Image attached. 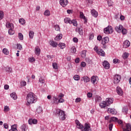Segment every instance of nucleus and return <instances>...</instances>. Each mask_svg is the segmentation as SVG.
<instances>
[{
  "label": "nucleus",
  "mask_w": 131,
  "mask_h": 131,
  "mask_svg": "<svg viewBox=\"0 0 131 131\" xmlns=\"http://www.w3.org/2000/svg\"><path fill=\"white\" fill-rule=\"evenodd\" d=\"M18 38L20 40H23L24 37H23V34H22V33H18Z\"/></svg>",
  "instance_id": "nucleus-44"
},
{
  "label": "nucleus",
  "mask_w": 131,
  "mask_h": 131,
  "mask_svg": "<svg viewBox=\"0 0 131 131\" xmlns=\"http://www.w3.org/2000/svg\"><path fill=\"white\" fill-rule=\"evenodd\" d=\"M81 101V99L80 98H77L75 100L76 103H79Z\"/></svg>",
  "instance_id": "nucleus-56"
},
{
  "label": "nucleus",
  "mask_w": 131,
  "mask_h": 131,
  "mask_svg": "<svg viewBox=\"0 0 131 131\" xmlns=\"http://www.w3.org/2000/svg\"><path fill=\"white\" fill-rule=\"evenodd\" d=\"M54 28L55 30H56V31H59L60 30V27L58 25L55 26Z\"/></svg>",
  "instance_id": "nucleus-49"
},
{
  "label": "nucleus",
  "mask_w": 131,
  "mask_h": 131,
  "mask_svg": "<svg viewBox=\"0 0 131 131\" xmlns=\"http://www.w3.org/2000/svg\"><path fill=\"white\" fill-rule=\"evenodd\" d=\"M50 10H46L44 12L45 16H47V17L50 16Z\"/></svg>",
  "instance_id": "nucleus-40"
},
{
  "label": "nucleus",
  "mask_w": 131,
  "mask_h": 131,
  "mask_svg": "<svg viewBox=\"0 0 131 131\" xmlns=\"http://www.w3.org/2000/svg\"><path fill=\"white\" fill-rule=\"evenodd\" d=\"M117 93L119 96H122L123 95L122 89L119 86L117 87Z\"/></svg>",
  "instance_id": "nucleus-13"
},
{
  "label": "nucleus",
  "mask_w": 131,
  "mask_h": 131,
  "mask_svg": "<svg viewBox=\"0 0 131 131\" xmlns=\"http://www.w3.org/2000/svg\"><path fill=\"white\" fill-rule=\"evenodd\" d=\"M29 124H36L37 123V120L35 119H30L28 120Z\"/></svg>",
  "instance_id": "nucleus-11"
},
{
  "label": "nucleus",
  "mask_w": 131,
  "mask_h": 131,
  "mask_svg": "<svg viewBox=\"0 0 131 131\" xmlns=\"http://www.w3.org/2000/svg\"><path fill=\"white\" fill-rule=\"evenodd\" d=\"M3 53L5 55H9V50L7 48H4L3 50Z\"/></svg>",
  "instance_id": "nucleus-33"
},
{
  "label": "nucleus",
  "mask_w": 131,
  "mask_h": 131,
  "mask_svg": "<svg viewBox=\"0 0 131 131\" xmlns=\"http://www.w3.org/2000/svg\"><path fill=\"white\" fill-rule=\"evenodd\" d=\"M128 111V108H126V107H124L122 109V112H124V113L126 114L127 113V111Z\"/></svg>",
  "instance_id": "nucleus-50"
},
{
  "label": "nucleus",
  "mask_w": 131,
  "mask_h": 131,
  "mask_svg": "<svg viewBox=\"0 0 131 131\" xmlns=\"http://www.w3.org/2000/svg\"><path fill=\"white\" fill-rule=\"evenodd\" d=\"M81 56L82 58H85L86 56V51L85 50L83 51L81 54Z\"/></svg>",
  "instance_id": "nucleus-34"
},
{
  "label": "nucleus",
  "mask_w": 131,
  "mask_h": 131,
  "mask_svg": "<svg viewBox=\"0 0 131 131\" xmlns=\"http://www.w3.org/2000/svg\"><path fill=\"white\" fill-rule=\"evenodd\" d=\"M87 97H88V98H92V97H93V94H92V93H88L87 94Z\"/></svg>",
  "instance_id": "nucleus-57"
},
{
  "label": "nucleus",
  "mask_w": 131,
  "mask_h": 131,
  "mask_svg": "<svg viewBox=\"0 0 131 131\" xmlns=\"http://www.w3.org/2000/svg\"><path fill=\"white\" fill-rule=\"evenodd\" d=\"M29 36L30 38H33V36H34V32L33 31H30L29 32Z\"/></svg>",
  "instance_id": "nucleus-27"
},
{
  "label": "nucleus",
  "mask_w": 131,
  "mask_h": 131,
  "mask_svg": "<svg viewBox=\"0 0 131 131\" xmlns=\"http://www.w3.org/2000/svg\"><path fill=\"white\" fill-rule=\"evenodd\" d=\"M102 101V98L100 96H96L95 98V102H100Z\"/></svg>",
  "instance_id": "nucleus-31"
},
{
  "label": "nucleus",
  "mask_w": 131,
  "mask_h": 131,
  "mask_svg": "<svg viewBox=\"0 0 131 131\" xmlns=\"http://www.w3.org/2000/svg\"><path fill=\"white\" fill-rule=\"evenodd\" d=\"M112 127H113V124H110L109 125V129H110V130H112Z\"/></svg>",
  "instance_id": "nucleus-64"
},
{
  "label": "nucleus",
  "mask_w": 131,
  "mask_h": 131,
  "mask_svg": "<svg viewBox=\"0 0 131 131\" xmlns=\"http://www.w3.org/2000/svg\"><path fill=\"white\" fill-rule=\"evenodd\" d=\"M120 79H121V76L119 75H115L114 77V83L115 84H117V83H119V81H120Z\"/></svg>",
  "instance_id": "nucleus-6"
},
{
  "label": "nucleus",
  "mask_w": 131,
  "mask_h": 131,
  "mask_svg": "<svg viewBox=\"0 0 131 131\" xmlns=\"http://www.w3.org/2000/svg\"><path fill=\"white\" fill-rule=\"evenodd\" d=\"M71 51L73 54L76 53V49H75V47H72Z\"/></svg>",
  "instance_id": "nucleus-46"
},
{
  "label": "nucleus",
  "mask_w": 131,
  "mask_h": 131,
  "mask_svg": "<svg viewBox=\"0 0 131 131\" xmlns=\"http://www.w3.org/2000/svg\"><path fill=\"white\" fill-rule=\"evenodd\" d=\"M70 24H73L74 26H77V21L75 19H73L70 21Z\"/></svg>",
  "instance_id": "nucleus-26"
},
{
  "label": "nucleus",
  "mask_w": 131,
  "mask_h": 131,
  "mask_svg": "<svg viewBox=\"0 0 131 131\" xmlns=\"http://www.w3.org/2000/svg\"><path fill=\"white\" fill-rule=\"evenodd\" d=\"M80 18H81V19H84V20H85V22H86V18H85V16H84L83 12H80Z\"/></svg>",
  "instance_id": "nucleus-28"
},
{
  "label": "nucleus",
  "mask_w": 131,
  "mask_h": 131,
  "mask_svg": "<svg viewBox=\"0 0 131 131\" xmlns=\"http://www.w3.org/2000/svg\"><path fill=\"white\" fill-rule=\"evenodd\" d=\"M81 66L82 67H85V66H86V64L84 62H82L81 63Z\"/></svg>",
  "instance_id": "nucleus-61"
},
{
  "label": "nucleus",
  "mask_w": 131,
  "mask_h": 131,
  "mask_svg": "<svg viewBox=\"0 0 131 131\" xmlns=\"http://www.w3.org/2000/svg\"><path fill=\"white\" fill-rule=\"evenodd\" d=\"M129 56V54H128V53L127 52H125L123 55V58L125 60V59H127V58H128V56Z\"/></svg>",
  "instance_id": "nucleus-30"
},
{
  "label": "nucleus",
  "mask_w": 131,
  "mask_h": 131,
  "mask_svg": "<svg viewBox=\"0 0 131 131\" xmlns=\"http://www.w3.org/2000/svg\"><path fill=\"white\" fill-rule=\"evenodd\" d=\"M104 32L105 34H111L113 33V28L112 26H108L104 29Z\"/></svg>",
  "instance_id": "nucleus-5"
},
{
  "label": "nucleus",
  "mask_w": 131,
  "mask_h": 131,
  "mask_svg": "<svg viewBox=\"0 0 131 131\" xmlns=\"http://www.w3.org/2000/svg\"><path fill=\"white\" fill-rule=\"evenodd\" d=\"M63 97H64V94L62 93H60L58 96V98H59V99H61V98H63Z\"/></svg>",
  "instance_id": "nucleus-58"
},
{
  "label": "nucleus",
  "mask_w": 131,
  "mask_h": 131,
  "mask_svg": "<svg viewBox=\"0 0 131 131\" xmlns=\"http://www.w3.org/2000/svg\"><path fill=\"white\" fill-rule=\"evenodd\" d=\"M121 31L122 34H126L127 33V30L125 28H123V27Z\"/></svg>",
  "instance_id": "nucleus-41"
},
{
  "label": "nucleus",
  "mask_w": 131,
  "mask_h": 131,
  "mask_svg": "<svg viewBox=\"0 0 131 131\" xmlns=\"http://www.w3.org/2000/svg\"><path fill=\"white\" fill-rule=\"evenodd\" d=\"M58 47L61 49V50H63V49H64L65 48V43H59L58 44Z\"/></svg>",
  "instance_id": "nucleus-35"
},
{
  "label": "nucleus",
  "mask_w": 131,
  "mask_h": 131,
  "mask_svg": "<svg viewBox=\"0 0 131 131\" xmlns=\"http://www.w3.org/2000/svg\"><path fill=\"white\" fill-rule=\"evenodd\" d=\"M53 68L54 69H58V67L57 66V63H53L52 64Z\"/></svg>",
  "instance_id": "nucleus-54"
},
{
  "label": "nucleus",
  "mask_w": 131,
  "mask_h": 131,
  "mask_svg": "<svg viewBox=\"0 0 131 131\" xmlns=\"http://www.w3.org/2000/svg\"><path fill=\"white\" fill-rule=\"evenodd\" d=\"M122 28H123V26H122V25H119V27H115V30L118 33H120V32H121V30H122Z\"/></svg>",
  "instance_id": "nucleus-14"
},
{
  "label": "nucleus",
  "mask_w": 131,
  "mask_h": 131,
  "mask_svg": "<svg viewBox=\"0 0 131 131\" xmlns=\"http://www.w3.org/2000/svg\"><path fill=\"white\" fill-rule=\"evenodd\" d=\"M74 80L78 81L80 79V77L78 75H75L74 76Z\"/></svg>",
  "instance_id": "nucleus-36"
},
{
  "label": "nucleus",
  "mask_w": 131,
  "mask_h": 131,
  "mask_svg": "<svg viewBox=\"0 0 131 131\" xmlns=\"http://www.w3.org/2000/svg\"><path fill=\"white\" fill-rule=\"evenodd\" d=\"M29 62H34V61H35V58H34V57H31L29 59Z\"/></svg>",
  "instance_id": "nucleus-53"
},
{
  "label": "nucleus",
  "mask_w": 131,
  "mask_h": 131,
  "mask_svg": "<svg viewBox=\"0 0 131 131\" xmlns=\"http://www.w3.org/2000/svg\"><path fill=\"white\" fill-rule=\"evenodd\" d=\"M10 88V86L8 84H6L4 85V89L5 90H9V88Z\"/></svg>",
  "instance_id": "nucleus-62"
},
{
  "label": "nucleus",
  "mask_w": 131,
  "mask_h": 131,
  "mask_svg": "<svg viewBox=\"0 0 131 131\" xmlns=\"http://www.w3.org/2000/svg\"><path fill=\"white\" fill-rule=\"evenodd\" d=\"M17 48L18 50L21 51V50H22V45H21L20 44H17Z\"/></svg>",
  "instance_id": "nucleus-52"
},
{
  "label": "nucleus",
  "mask_w": 131,
  "mask_h": 131,
  "mask_svg": "<svg viewBox=\"0 0 131 131\" xmlns=\"http://www.w3.org/2000/svg\"><path fill=\"white\" fill-rule=\"evenodd\" d=\"M129 46H130V42H129V41L127 40H126L123 43V48H124L125 49H126V48H128Z\"/></svg>",
  "instance_id": "nucleus-10"
},
{
  "label": "nucleus",
  "mask_w": 131,
  "mask_h": 131,
  "mask_svg": "<svg viewBox=\"0 0 131 131\" xmlns=\"http://www.w3.org/2000/svg\"><path fill=\"white\" fill-rule=\"evenodd\" d=\"M59 3L62 7H66L68 5V0H60Z\"/></svg>",
  "instance_id": "nucleus-8"
},
{
  "label": "nucleus",
  "mask_w": 131,
  "mask_h": 131,
  "mask_svg": "<svg viewBox=\"0 0 131 131\" xmlns=\"http://www.w3.org/2000/svg\"><path fill=\"white\" fill-rule=\"evenodd\" d=\"M114 99L113 98H106L105 101H103L101 103L99 104V106L100 108H105L107 106H110L113 103Z\"/></svg>",
  "instance_id": "nucleus-3"
},
{
  "label": "nucleus",
  "mask_w": 131,
  "mask_h": 131,
  "mask_svg": "<svg viewBox=\"0 0 131 131\" xmlns=\"http://www.w3.org/2000/svg\"><path fill=\"white\" fill-rule=\"evenodd\" d=\"M10 96L12 98L13 100H17V95L16 93L13 92L10 94Z\"/></svg>",
  "instance_id": "nucleus-25"
},
{
  "label": "nucleus",
  "mask_w": 131,
  "mask_h": 131,
  "mask_svg": "<svg viewBox=\"0 0 131 131\" xmlns=\"http://www.w3.org/2000/svg\"><path fill=\"white\" fill-rule=\"evenodd\" d=\"M107 113H110L111 114H116L117 113V112L115 109L114 108H108L107 109Z\"/></svg>",
  "instance_id": "nucleus-12"
},
{
  "label": "nucleus",
  "mask_w": 131,
  "mask_h": 131,
  "mask_svg": "<svg viewBox=\"0 0 131 131\" xmlns=\"http://www.w3.org/2000/svg\"><path fill=\"white\" fill-rule=\"evenodd\" d=\"M13 29H9L8 30V33L10 35H13V34H14V33H15V31H14V30H13Z\"/></svg>",
  "instance_id": "nucleus-38"
},
{
  "label": "nucleus",
  "mask_w": 131,
  "mask_h": 131,
  "mask_svg": "<svg viewBox=\"0 0 131 131\" xmlns=\"http://www.w3.org/2000/svg\"><path fill=\"white\" fill-rule=\"evenodd\" d=\"M6 25L7 28H9L10 29H14V25H13V24L7 23Z\"/></svg>",
  "instance_id": "nucleus-20"
},
{
  "label": "nucleus",
  "mask_w": 131,
  "mask_h": 131,
  "mask_svg": "<svg viewBox=\"0 0 131 131\" xmlns=\"http://www.w3.org/2000/svg\"><path fill=\"white\" fill-rule=\"evenodd\" d=\"M109 42V37H105L102 39L101 43L104 46V45H106V43H108Z\"/></svg>",
  "instance_id": "nucleus-7"
},
{
  "label": "nucleus",
  "mask_w": 131,
  "mask_h": 131,
  "mask_svg": "<svg viewBox=\"0 0 131 131\" xmlns=\"http://www.w3.org/2000/svg\"><path fill=\"white\" fill-rule=\"evenodd\" d=\"M27 103H26L27 106H29L31 104H33L37 101V98L34 94L32 92H30L27 95Z\"/></svg>",
  "instance_id": "nucleus-2"
},
{
  "label": "nucleus",
  "mask_w": 131,
  "mask_h": 131,
  "mask_svg": "<svg viewBox=\"0 0 131 131\" xmlns=\"http://www.w3.org/2000/svg\"><path fill=\"white\" fill-rule=\"evenodd\" d=\"M90 77L88 76H84L82 77L81 80H83L85 82H89L90 81Z\"/></svg>",
  "instance_id": "nucleus-23"
},
{
  "label": "nucleus",
  "mask_w": 131,
  "mask_h": 131,
  "mask_svg": "<svg viewBox=\"0 0 131 131\" xmlns=\"http://www.w3.org/2000/svg\"><path fill=\"white\" fill-rule=\"evenodd\" d=\"M126 129H128V131H131V125L130 124L128 123V124H126Z\"/></svg>",
  "instance_id": "nucleus-42"
},
{
  "label": "nucleus",
  "mask_w": 131,
  "mask_h": 131,
  "mask_svg": "<svg viewBox=\"0 0 131 131\" xmlns=\"http://www.w3.org/2000/svg\"><path fill=\"white\" fill-rule=\"evenodd\" d=\"M103 66L105 69H109L110 68V64L106 60L103 62Z\"/></svg>",
  "instance_id": "nucleus-9"
},
{
  "label": "nucleus",
  "mask_w": 131,
  "mask_h": 131,
  "mask_svg": "<svg viewBox=\"0 0 131 131\" xmlns=\"http://www.w3.org/2000/svg\"><path fill=\"white\" fill-rule=\"evenodd\" d=\"M6 70L7 71V72H12V68H10V67H7L6 68Z\"/></svg>",
  "instance_id": "nucleus-51"
},
{
  "label": "nucleus",
  "mask_w": 131,
  "mask_h": 131,
  "mask_svg": "<svg viewBox=\"0 0 131 131\" xmlns=\"http://www.w3.org/2000/svg\"><path fill=\"white\" fill-rule=\"evenodd\" d=\"M49 43L53 48H56L58 46V43L54 41H50Z\"/></svg>",
  "instance_id": "nucleus-17"
},
{
  "label": "nucleus",
  "mask_w": 131,
  "mask_h": 131,
  "mask_svg": "<svg viewBox=\"0 0 131 131\" xmlns=\"http://www.w3.org/2000/svg\"><path fill=\"white\" fill-rule=\"evenodd\" d=\"M64 23H66V24L69 23V24H70V22H71V20L70 19V18L66 17L64 18Z\"/></svg>",
  "instance_id": "nucleus-32"
},
{
  "label": "nucleus",
  "mask_w": 131,
  "mask_h": 131,
  "mask_svg": "<svg viewBox=\"0 0 131 131\" xmlns=\"http://www.w3.org/2000/svg\"><path fill=\"white\" fill-rule=\"evenodd\" d=\"M26 128V125H21V129L22 130H24V131H25V129Z\"/></svg>",
  "instance_id": "nucleus-55"
},
{
  "label": "nucleus",
  "mask_w": 131,
  "mask_h": 131,
  "mask_svg": "<svg viewBox=\"0 0 131 131\" xmlns=\"http://www.w3.org/2000/svg\"><path fill=\"white\" fill-rule=\"evenodd\" d=\"M59 100L58 99V98H57V97L56 96H54L53 97V102H52V104H58L59 103Z\"/></svg>",
  "instance_id": "nucleus-22"
},
{
  "label": "nucleus",
  "mask_w": 131,
  "mask_h": 131,
  "mask_svg": "<svg viewBox=\"0 0 131 131\" xmlns=\"http://www.w3.org/2000/svg\"><path fill=\"white\" fill-rule=\"evenodd\" d=\"M97 54L98 55H100V56H102V57H104L105 56V52H104V50L102 49H99V50H97Z\"/></svg>",
  "instance_id": "nucleus-18"
},
{
  "label": "nucleus",
  "mask_w": 131,
  "mask_h": 131,
  "mask_svg": "<svg viewBox=\"0 0 131 131\" xmlns=\"http://www.w3.org/2000/svg\"><path fill=\"white\" fill-rule=\"evenodd\" d=\"M35 54H36V55H37L38 56V55L40 54V49L38 47H36L35 48Z\"/></svg>",
  "instance_id": "nucleus-19"
},
{
  "label": "nucleus",
  "mask_w": 131,
  "mask_h": 131,
  "mask_svg": "<svg viewBox=\"0 0 131 131\" xmlns=\"http://www.w3.org/2000/svg\"><path fill=\"white\" fill-rule=\"evenodd\" d=\"M113 121L114 122H117L118 121V118L115 117H113L111 118V119L109 121L110 123H111V122Z\"/></svg>",
  "instance_id": "nucleus-21"
},
{
  "label": "nucleus",
  "mask_w": 131,
  "mask_h": 131,
  "mask_svg": "<svg viewBox=\"0 0 131 131\" xmlns=\"http://www.w3.org/2000/svg\"><path fill=\"white\" fill-rule=\"evenodd\" d=\"M19 23H20L21 25H24L26 23L25 19H24V18H20L19 19Z\"/></svg>",
  "instance_id": "nucleus-37"
},
{
  "label": "nucleus",
  "mask_w": 131,
  "mask_h": 131,
  "mask_svg": "<svg viewBox=\"0 0 131 131\" xmlns=\"http://www.w3.org/2000/svg\"><path fill=\"white\" fill-rule=\"evenodd\" d=\"M78 32L80 35H82V34H83V32L82 31V29H81V28H78Z\"/></svg>",
  "instance_id": "nucleus-45"
},
{
  "label": "nucleus",
  "mask_w": 131,
  "mask_h": 131,
  "mask_svg": "<svg viewBox=\"0 0 131 131\" xmlns=\"http://www.w3.org/2000/svg\"><path fill=\"white\" fill-rule=\"evenodd\" d=\"M39 82L40 83H45V79L41 77H40L39 79Z\"/></svg>",
  "instance_id": "nucleus-48"
},
{
  "label": "nucleus",
  "mask_w": 131,
  "mask_h": 131,
  "mask_svg": "<svg viewBox=\"0 0 131 131\" xmlns=\"http://www.w3.org/2000/svg\"><path fill=\"white\" fill-rule=\"evenodd\" d=\"M102 36L101 35H99L97 36V40H99V41L102 40Z\"/></svg>",
  "instance_id": "nucleus-60"
},
{
  "label": "nucleus",
  "mask_w": 131,
  "mask_h": 131,
  "mask_svg": "<svg viewBox=\"0 0 131 131\" xmlns=\"http://www.w3.org/2000/svg\"><path fill=\"white\" fill-rule=\"evenodd\" d=\"M73 40L74 42H78V39L76 37L73 38Z\"/></svg>",
  "instance_id": "nucleus-59"
},
{
  "label": "nucleus",
  "mask_w": 131,
  "mask_h": 131,
  "mask_svg": "<svg viewBox=\"0 0 131 131\" xmlns=\"http://www.w3.org/2000/svg\"><path fill=\"white\" fill-rule=\"evenodd\" d=\"M63 37V35L62 34H59L55 38V40H59V39H62Z\"/></svg>",
  "instance_id": "nucleus-29"
},
{
  "label": "nucleus",
  "mask_w": 131,
  "mask_h": 131,
  "mask_svg": "<svg viewBox=\"0 0 131 131\" xmlns=\"http://www.w3.org/2000/svg\"><path fill=\"white\" fill-rule=\"evenodd\" d=\"M91 13L93 17H98V12H97L95 9L91 10Z\"/></svg>",
  "instance_id": "nucleus-16"
},
{
  "label": "nucleus",
  "mask_w": 131,
  "mask_h": 131,
  "mask_svg": "<svg viewBox=\"0 0 131 131\" xmlns=\"http://www.w3.org/2000/svg\"><path fill=\"white\" fill-rule=\"evenodd\" d=\"M64 102V99L62 98H59L58 100V103H63Z\"/></svg>",
  "instance_id": "nucleus-63"
},
{
  "label": "nucleus",
  "mask_w": 131,
  "mask_h": 131,
  "mask_svg": "<svg viewBox=\"0 0 131 131\" xmlns=\"http://www.w3.org/2000/svg\"><path fill=\"white\" fill-rule=\"evenodd\" d=\"M75 123L77 128L81 129L82 131H92V129H91V125H90V123H85L84 128L83 125H82V124H81V123H80L79 121L78 120H75Z\"/></svg>",
  "instance_id": "nucleus-1"
},
{
  "label": "nucleus",
  "mask_w": 131,
  "mask_h": 131,
  "mask_svg": "<svg viewBox=\"0 0 131 131\" xmlns=\"http://www.w3.org/2000/svg\"><path fill=\"white\" fill-rule=\"evenodd\" d=\"M9 131H18V129H17V125H13L11 126V128L9 129Z\"/></svg>",
  "instance_id": "nucleus-24"
},
{
  "label": "nucleus",
  "mask_w": 131,
  "mask_h": 131,
  "mask_svg": "<svg viewBox=\"0 0 131 131\" xmlns=\"http://www.w3.org/2000/svg\"><path fill=\"white\" fill-rule=\"evenodd\" d=\"M97 79H98V77H97V76H93L91 77V82H92V83H97Z\"/></svg>",
  "instance_id": "nucleus-15"
},
{
  "label": "nucleus",
  "mask_w": 131,
  "mask_h": 131,
  "mask_svg": "<svg viewBox=\"0 0 131 131\" xmlns=\"http://www.w3.org/2000/svg\"><path fill=\"white\" fill-rule=\"evenodd\" d=\"M4 16H5V14L3 11L0 10V20H3V19H4Z\"/></svg>",
  "instance_id": "nucleus-39"
},
{
  "label": "nucleus",
  "mask_w": 131,
  "mask_h": 131,
  "mask_svg": "<svg viewBox=\"0 0 131 131\" xmlns=\"http://www.w3.org/2000/svg\"><path fill=\"white\" fill-rule=\"evenodd\" d=\"M55 115L57 117H59V119H61V120H65L66 118L65 117V113L64 111L60 109H57L56 110Z\"/></svg>",
  "instance_id": "nucleus-4"
},
{
  "label": "nucleus",
  "mask_w": 131,
  "mask_h": 131,
  "mask_svg": "<svg viewBox=\"0 0 131 131\" xmlns=\"http://www.w3.org/2000/svg\"><path fill=\"white\" fill-rule=\"evenodd\" d=\"M37 113H41L42 112V108L41 107H38L36 110Z\"/></svg>",
  "instance_id": "nucleus-43"
},
{
  "label": "nucleus",
  "mask_w": 131,
  "mask_h": 131,
  "mask_svg": "<svg viewBox=\"0 0 131 131\" xmlns=\"http://www.w3.org/2000/svg\"><path fill=\"white\" fill-rule=\"evenodd\" d=\"M10 111V108H9V106H5L4 107V111H5V112H8V111Z\"/></svg>",
  "instance_id": "nucleus-47"
}]
</instances>
